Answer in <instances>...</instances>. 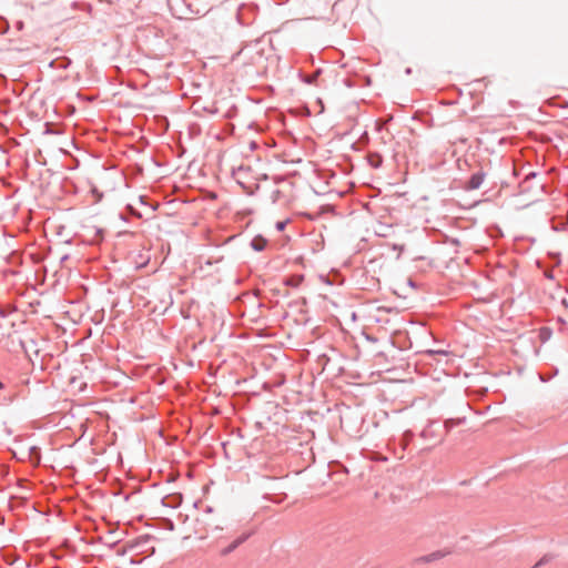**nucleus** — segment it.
<instances>
[{
  "instance_id": "obj_17",
  "label": "nucleus",
  "mask_w": 568,
  "mask_h": 568,
  "mask_svg": "<svg viewBox=\"0 0 568 568\" xmlns=\"http://www.w3.org/2000/svg\"><path fill=\"white\" fill-rule=\"evenodd\" d=\"M280 196H281V191L280 190H274L272 192V200H273V202H277Z\"/></svg>"
},
{
  "instance_id": "obj_12",
  "label": "nucleus",
  "mask_w": 568,
  "mask_h": 568,
  "mask_svg": "<svg viewBox=\"0 0 568 568\" xmlns=\"http://www.w3.org/2000/svg\"><path fill=\"white\" fill-rule=\"evenodd\" d=\"M413 438H414V433L412 430H406L403 434L402 439H400V446L404 450L407 449V447L410 444V442L413 440Z\"/></svg>"
},
{
  "instance_id": "obj_11",
  "label": "nucleus",
  "mask_w": 568,
  "mask_h": 568,
  "mask_svg": "<svg viewBox=\"0 0 568 568\" xmlns=\"http://www.w3.org/2000/svg\"><path fill=\"white\" fill-rule=\"evenodd\" d=\"M465 423V418H449L444 423V428L446 432H449L455 426H459Z\"/></svg>"
},
{
  "instance_id": "obj_3",
  "label": "nucleus",
  "mask_w": 568,
  "mask_h": 568,
  "mask_svg": "<svg viewBox=\"0 0 568 568\" xmlns=\"http://www.w3.org/2000/svg\"><path fill=\"white\" fill-rule=\"evenodd\" d=\"M485 176H486V173L481 169L479 171L473 173L465 184V190H467V191L478 190L481 186V184L485 180Z\"/></svg>"
},
{
  "instance_id": "obj_2",
  "label": "nucleus",
  "mask_w": 568,
  "mask_h": 568,
  "mask_svg": "<svg viewBox=\"0 0 568 568\" xmlns=\"http://www.w3.org/2000/svg\"><path fill=\"white\" fill-rule=\"evenodd\" d=\"M233 178L247 194H253L258 189V184L255 181H251L250 168H237L233 171Z\"/></svg>"
},
{
  "instance_id": "obj_5",
  "label": "nucleus",
  "mask_w": 568,
  "mask_h": 568,
  "mask_svg": "<svg viewBox=\"0 0 568 568\" xmlns=\"http://www.w3.org/2000/svg\"><path fill=\"white\" fill-rule=\"evenodd\" d=\"M252 536V531H244L235 538L227 547L221 550L222 556H227L233 552L239 546L244 544Z\"/></svg>"
},
{
  "instance_id": "obj_21",
  "label": "nucleus",
  "mask_w": 568,
  "mask_h": 568,
  "mask_svg": "<svg viewBox=\"0 0 568 568\" xmlns=\"http://www.w3.org/2000/svg\"><path fill=\"white\" fill-rule=\"evenodd\" d=\"M205 264L211 265V264H213V261H212L211 258H209V260L205 262Z\"/></svg>"
},
{
  "instance_id": "obj_16",
  "label": "nucleus",
  "mask_w": 568,
  "mask_h": 568,
  "mask_svg": "<svg viewBox=\"0 0 568 568\" xmlns=\"http://www.w3.org/2000/svg\"><path fill=\"white\" fill-rule=\"evenodd\" d=\"M448 351H445V349H428L426 351V354L429 355V356H434V355H448Z\"/></svg>"
},
{
  "instance_id": "obj_22",
  "label": "nucleus",
  "mask_w": 568,
  "mask_h": 568,
  "mask_svg": "<svg viewBox=\"0 0 568 568\" xmlns=\"http://www.w3.org/2000/svg\"><path fill=\"white\" fill-rule=\"evenodd\" d=\"M222 260H223V257H219L214 262L217 263V262H221Z\"/></svg>"
},
{
  "instance_id": "obj_8",
  "label": "nucleus",
  "mask_w": 568,
  "mask_h": 568,
  "mask_svg": "<svg viewBox=\"0 0 568 568\" xmlns=\"http://www.w3.org/2000/svg\"><path fill=\"white\" fill-rule=\"evenodd\" d=\"M447 554L448 552H444V551L437 550V551H434L432 554H428L426 556H423V557L418 558V561L432 562V561H435V560H438V559L445 557Z\"/></svg>"
},
{
  "instance_id": "obj_1",
  "label": "nucleus",
  "mask_w": 568,
  "mask_h": 568,
  "mask_svg": "<svg viewBox=\"0 0 568 568\" xmlns=\"http://www.w3.org/2000/svg\"><path fill=\"white\" fill-rule=\"evenodd\" d=\"M225 527V518L221 514H215L214 509L207 506L196 518L195 532L200 534V539H204L207 534L223 530Z\"/></svg>"
},
{
  "instance_id": "obj_7",
  "label": "nucleus",
  "mask_w": 568,
  "mask_h": 568,
  "mask_svg": "<svg viewBox=\"0 0 568 568\" xmlns=\"http://www.w3.org/2000/svg\"><path fill=\"white\" fill-rule=\"evenodd\" d=\"M304 281V275L302 274H294L290 275L284 280V284L291 287H298L302 282Z\"/></svg>"
},
{
  "instance_id": "obj_14",
  "label": "nucleus",
  "mask_w": 568,
  "mask_h": 568,
  "mask_svg": "<svg viewBox=\"0 0 568 568\" xmlns=\"http://www.w3.org/2000/svg\"><path fill=\"white\" fill-rule=\"evenodd\" d=\"M321 74V71L317 70L315 71L314 73L310 74V75H306L303 78V81L307 84H314L317 80V78L320 77Z\"/></svg>"
},
{
  "instance_id": "obj_20",
  "label": "nucleus",
  "mask_w": 568,
  "mask_h": 568,
  "mask_svg": "<svg viewBox=\"0 0 568 568\" xmlns=\"http://www.w3.org/2000/svg\"><path fill=\"white\" fill-rule=\"evenodd\" d=\"M187 7H189V9H190V11H191V12H194V13H196V14H199V13H200V10H199V9L193 10V9L191 8V4H190V3L187 4Z\"/></svg>"
},
{
  "instance_id": "obj_6",
  "label": "nucleus",
  "mask_w": 568,
  "mask_h": 568,
  "mask_svg": "<svg viewBox=\"0 0 568 568\" xmlns=\"http://www.w3.org/2000/svg\"><path fill=\"white\" fill-rule=\"evenodd\" d=\"M267 245V241L261 236V235H257L255 236L252 241H251V247L256 251V252H262L265 250Z\"/></svg>"
},
{
  "instance_id": "obj_19",
  "label": "nucleus",
  "mask_w": 568,
  "mask_h": 568,
  "mask_svg": "<svg viewBox=\"0 0 568 568\" xmlns=\"http://www.w3.org/2000/svg\"><path fill=\"white\" fill-rule=\"evenodd\" d=\"M23 27H24V23L22 21H17V23H16L17 30L21 31L23 29Z\"/></svg>"
},
{
  "instance_id": "obj_24",
  "label": "nucleus",
  "mask_w": 568,
  "mask_h": 568,
  "mask_svg": "<svg viewBox=\"0 0 568 568\" xmlns=\"http://www.w3.org/2000/svg\"><path fill=\"white\" fill-rule=\"evenodd\" d=\"M544 560H540L536 566L542 565Z\"/></svg>"
},
{
  "instance_id": "obj_15",
  "label": "nucleus",
  "mask_w": 568,
  "mask_h": 568,
  "mask_svg": "<svg viewBox=\"0 0 568 568\" xmlns=\"http://www.w3.org/2000/svg\"><path fill=\"white\" fill-rule=\"evenodd\" d=\"M9 30V23L8 21L0 17V33L3 34Z\"/></svg>"
},
{
  "instance_id": "obj_13",
  "label": "nucleus",
  "mask_w": 568,
  "mask_h": 568,
  "mask_svg": "<svg viewBox=\"0 0 568 568\" xmlns=\"http://www.w3.org/2000/svg\"><path fill=\"white\" fill-rule=\"evenodd\" d=\"M16 311H17V308L14 306H11V305L0 306V316L1 317H8L12 313H14Z\"/></svg>"
},
{
  "instance_id": "obj_18",
  "label": "nucleus",
  "mask_w": 568,
  "mask_h": 568,
  "mask_svg": "<svg viewBox=\"0 0 568 568\" xmlns=\"http://www.w3.org/2000/svg\"><path fill=\"white\" fill-rule=\"evenodd\" d=\"M286 223H287L286 221H278V222H276V225H275L276 230L277 231H283L285 229V226H286Z\"/></svg>"
},
{
  "instance_id": "obj_10",
  "label": "nucleus",
  "mask_w": 568,
  "mask_h": 568,
  "mask_svg": "<svg viewBox=\"0 0 568 568\" xmlns=\"http://www.w3.org/2000/svg\"><path fill=\"white\" fill-rule=\"evenodd\" d=\"M437 424V422H429L428 425L420 432V437L424 438V439H430V438H435L436 437V434L433 429V426Z\"/></svg>"
},
{
  "instance_id": "obj_4",
  "label": "nucleus",
  "mask_w": 568,
  "mask_h": 568,
  "mask_svg": "<svg viewBox=\"0 0 568 568\" xmlns=\"http://www.w3.org/2000/svg\"><path fill=\"white\" fill-rule=\"evenodd\" d=\"M538 174L536 172H528L523 181L519 183V189L521 193L530 192L534 187H542V183L532 184V181L537 179Z\"/></svg>"
},
{
  "instance_id": "obj_9",
  "label": "nucleus",
  "mask_w": 568,
  "mask_h": 568,
  "mask_svg": "<svg viewBox=\"0 0 568 568\" xmlns=\"http://www.w3.org/2000/svg\"><path fill=\"white\" fill-rule=\"evenodd\" d=\"M367 160H368L369 165L372 168H374V169H378L383 164L382 155L379 153H376V152L368 153Z\"/></svg>"
},
{
  "instance_id": "obj_23",
  "label": "nucleus",
  "mask_w": 568,
  "mask_h": 568,
  "mask_svg": "<svg viewBox=\"0 0 568 568\" xmlns=\"http://www.w3.org/2000/svg\"><path fill=\"white\" fill-rule=\"evenodd\" d=\"M4 387V384L0 381V389Z\"/></svg>"
}]
</instances>
